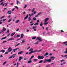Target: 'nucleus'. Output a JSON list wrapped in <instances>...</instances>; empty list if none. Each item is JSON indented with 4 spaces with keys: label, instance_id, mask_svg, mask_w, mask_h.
<instances>
[{
    "label": "nucleus",
    "instance_id": "obj_1",
    "mask_svg": "<svg viewBox=\"0 0 67 67\" xmlns=\"http://www.w3.org/2000/svg\"><path fill=\"white\" fill-rule=\"evenodd\" d=\"M52 62V60L51 59H45L44 61L43 62V63L45 64L47 62V63H50Z\"/></svg>",
    "mask_w": 67,
    "mask_h": 67
},
{
    "label": "nucleus",
    "instance_id": "obj_2",
    "mask_svg": "<svg viewBox=\"0 0 67 67\" xmlns=\"http://www.w3.org/2000/svg\"><path fill=\"white\" fill-rule=\"evenodd\" d=\"M44 58V57L43 56H38V59H42Z\"/></svg>",
    "mask_w": 67,
    "mask_h": 67
},
{
    "label": "nucleus",
    "instance_id": "obj_3",
    "mask_svg": "<svg viewBox=\"0 0 67 67\" xmlns=\"http://www.w3.org/2000/svg\"><path fill=\"white\" fill-rule=\"evenodd\" d=\"M38 40V41H39L40 42H41V41H43V40L41 38H40L39 37H37V38L36 40Z\"/></svg>",
    "mask_w": 67,
    "mask_h": 67
},
{
    "label": "nucleus",
    "instance_id": "obj_4",
    "mask_svg": "<svg viewBox=\"0 0 67 67\" xmlns=\"http://www.w3.org/2000/svg\"><path fill=\"white\" fill-rule=\"evenodd\" d=\"M12 50V48H11L10 47H9L8 48V50L7 51V52H11Z\"/></svg>",
    "mask_w": 67,
    "mask_h": 67
},
{
    "label": "nucleus",
    "instance_id": "obj_5",
    "mask_svg": "<svg viewBox=\"0 0 67 67\" xmlns=\"http://www.w3.org/2000/svg\"><path fill=\"white\" fill-rule=\"evenodd\" d=\"M49 19L48 18H46L44 19V22H46L48 20H49Z\"/></svg>",
    "mask_w": 67,
    "mask_h": 67
},
{
    "label": "nucleus",
    "instance_id": "obj_6",
    "mask_svg": "<svg viewBox=\"0 0 67 67\" xmlns=\"http://www.w3.org/2000/svg\"><path fill=\"white\" fill-rule=\"evenodd\" d=\"M51 59H52V60H53L55 59V57L52 56L51 57Z\"/></svg>",
    "mask_w": 67,
    "mask_h": 67
},
{
    "label": "nucleus",
    "instance_id": "obj_7",
    "mask_svg": "<svg viewBox=\"0 0 67 67\" xmlns=\"http://www.w3.org/2000/svg\"><path fill=\"white\" fill-rule=\"evenodd\" d=\"M23 36H24V35H23V34H22L21 35V37L20 38L21 39V38H22Z\"/></svg>",
    "mask_w": 67,
    "mask_h": 67
},
{
    "label": "nucleus",
    "instance_id": "obj_8",
    "mask_svg": "<svg viewBox=\"0 0 67 67\" xmlns=\"http://www.w3.org/2000/svg\"><path fill=\"white\" fill-rule=\"evenodd\" d=\"M0 53H4L5 52V50H1L0 51Z\"/></svg>",
    "mask_w": 67,
    "mask_h": 67
},
{
    "label": "nucleus",
    "instance_id": "obj_9",
    "mask_svg": "<svg viewBox=\"0 0 67 67\" xmlns=\"http://www.w3.org/2000/svg\"><path fill=\"white\" fill-rule=\"evenodd\" d=\"M6 30H7V29L5 27H3L2 30V31L4 32V31H5Z\"/></svg>",
    "mask_w": 67,
    "mask_h": 67
},
{
    "label": "nucleus",
    "instance_id": "obj_10",
    "mask_svg": "<svg viewBox=\"0 0 67 67\" xmlns=\"http://www.w3.org/2000/svg\"><path fill=\"white\" fill-rule=\"evenodd\" d=\"M23 51H20L18 53V55H20V54H22V53H23Z\"/></svg>",
    "mask_w": 67,
    "mask_h": 67
},
{
    "label": "nucleus",
    "instance_id": "obj_11",
    "mask_svg": "<svg viewBox=\"0 0 67 67\" xmlns=\"http://www.w3.org/2000/svg\"><path fill=\"white\" fill-rule=\"evenodd\" d=\"M29 16V15L27 14L24 20H26V19H27V18H28V16Z\"/></svg>",
    "mask_w": 67,
    "mask_h": 67
},
{
    "label": "nucleus",
    "instance_id": "obj_12",
    "mask_svg": "<svg viewBox=\"0 0 67 67\" xmlns=\"http://www.w3.org/2000/svg\"><path fill=\"white\" fill-rule=\"evenodd\" d=\"M35 53H36V52H41V51H42V50L41 49L39 51H38L37 50H35Z\"/></svg>",
    "mask_w": 67,
    "mask_h": 67
},
{
    "label": "nucleus",
    "instance_id": "obj_13",
    "mask_svg": "<svg viewBox=\"0 0 67 67\" xmlns=\"http://www.w3.org/2000/svg\"><path fill=\"white\" fill-rule=\"evenodd\" d=\"M35 53V50L34 51H32L31 52H30V53H29V54H32V53Z\"/></svg>",
    "mask_w": 67,
    "mask_h": 67
},
{
    "label": "nucleus",
    "instance_id": "obj_14",
    "mask_svg": "<svg viewBox=\"0 0 67 67\" xmlns=\"http://www.w3.org/2000/svg\"><path fill=\"white\" fill-rule=\"evenodd\" d=\"M32 20H33V21H35V20H36V18L34 17L32 19Z\"/></svg>",
    "mask_w": 67,
    "mask_h": 67
},
{
    "label": "nucleus",
    "instance_id": "obj_15",
    "mask_svg": "<svg viewBox=\"0 0 67 67\" xmlns=\"http://www.w3.org/2000/svg\"><path fill=\"white\" fill-rule=\"evenodd\" d=\"M19 61L20 62L21 61V59H22L23 58L20 57H19Z\"/></svg>",
    "mask_w": 67,
    "mask_h": 67
},
{
    "label": "nucleus",
    "instance_id": "obj_16",
    "mask_svg": "<svg viewBox=\"0 0 67 67\" xmlns=\"http://www.w3.org/2000/svg\"><path fill=\"white\" fill-rule=\"evenodd\" d=\"M32 61L31 60H29L28 61V64H30V63H32Z\"/></svg>",
    "mask_w": 67,
    "mask_h": 67
},
{
    "label": "nucleus",
    "instance_id": "obj_17",
    "mask_svg": "<svg viewBox=\"0 0 67 67\" xmlns=\"http://www.w3.org/2000/svg\"><path fill=\"white\" fill-rule=\"evenodd\" d=\"M7 38V37H4L2 38L1 39V40H4V39H5V38Z\"/></svg>",
    "mask_w": 67,
    "mask_h": 67
},
{
    "label": "nucleus",
    "instance_id": "obj_18",
    "mask_svg": "<svg viewBox=\"0 0 67 67\" xmlns=\"http://www.w3.org/2000/svg\"><path fill=\"white\" fill-rule=\"evenodd\" d=\"M14 40V38H10L8 40V41H10V40Z\"/></svg>",
    "mask_w": 67,
    "mask_h": 67
},
{
    "label": "nucleus",
    "instance_id": "obj_19",
    "mask_svg": "<svg viewBox=\"0 0 67 67\" xmlns=\"http://www.w3.org/2000/svg\"><path fill=\"white\" fill-rule=\"evenodd\" d=\"M64 54H67V48L66 49V51L64 52Z\"/></svg>",
    "mask_w": 67,
    "mask_h": 67
},
{
    "label": "nucleus",
    "instance_id": "obj_20",
    "mask_svg": "<svg viewBox=\"0 0 67 67\" xmlns=\"http://www.w3.org/2000/svg\"><path fill=\"white\" fill-rule=\"evenodd\" d=\"M49 54L48 53H46L44 55V56H47V55H48Z\"/></svg>",
    "mask_w": 67,
    "mask_h": 67
},
{
    "label": "nucleus",
    "instance_id": "obj_21",
    "mask_svg": "<svg viewBox=\"0 0 67 67\" xmlns=\"http://www.w3.org/2000/svg\"><path fill=\"white\" fill-rule=\"evenodd\" d=\"M48 24V22H47V23L46 22H44V25H47Z\"/></svg>",
    "mask_w": 67,
    "mask_h": 67
},
{
    "label": "nucleus",
    "instance_id": "obj_22",
    "mask_svg": "<svg viewBox=\"0 0 67 67\" xmlns=\"http://www.w3.org/2000/svg\"><path fill=\"white\" fill-rule=\"evenodd\" d=\"M16 2L17 4V5H18V4H19L18 3H20V2L18 1L17 0L16 1Z\"/></svg>",
    "mask_w": 67,
    "mask_h": 67
},
{
    "label": "nucleus",
    "instance_id": "obj_23",
    "mask_svg": "<svg viewBox=\"0 0 67 67\" xmlns=\"http://www.w3.org/2000/svg\"><path fill=\"white\" fill-rule=\"evenodd\" d=\"M16 55L15 54H13L12 56V57L13 58H14V57H15V55Z\"/></svg>",
    "mask_w": 67,
    "mask_h": 67
},
{
    "label": "nucleus",
    "instance_id": "obj_24",
    "mask_svg": "<svg viewBox=\"0 0 67 67\" xmlns=\"http://www.w3.org/2000/svg\"><path fill=\"white\" fill-rule=\"evenodd\" d=\"M43 60H41L39 62V64H40V63H42L43 62Z\"/></svg>",
    "mask_w": 67,
    "mask_h": 67
},
{
    "label": "nucleus",
    "instance_id": "obj_25",
    "mask_svg": "<svg viewBox=\"0 0 67 67\" xmlns=\"http://www.w3.org/2000/svg\"><path fill=\"white\" fill-rule=\"evenodd\" d=\"M36 38V37L35 36V37H33L32 38V40H35V38Z\"/></svg>",
    "mask_w": 67,
    "mask_h": 67
},
{
    "label": "nucleus",
    "instance_id": "obj_26",
    "mask_svg": "<svg viewBox=\"0 0 67 67\" xmlns=\"http://www.w3.org/2000/svg\"><path fill=\"white\" fill-rule=\"evenodd\" d=\"M19 20H17L15 21V23H18V22H19Z\"/></svg>",
    "mask_w": 67,
    "mask_h": 67
},
{
    "label": "nucleus",
    "instance_id": "obj_27",
    "mask_svg": "<svg viewBox=\"0 0 67 67\" xmlns=\"http://www.w3.org/2000/svg\"><path fill=\"white\" fill-rule=\"evenodd\" d=\"M38 23H36L34 24V25H38Z\"/></svg>",
    "mask_w": 67,
    "mask_h": 67
},
{
    "label": "nucleus",
    "instance_id": "obj_28",
    "mask_svg": "<svg viewBox=\"0 0 67 67\" xmlns=\"http://www.w3.org/2000/svg\"><path fill=\"white\" fill-rule=\"evenodd\" d=\"M42 13V12H40V13H39L38 14H37V15H38H38H40V14H41V13Z\"/></svg>",
    "mask_w": 67,
    "mask_h": 67
},
{
    "label": "nucleus",
    "instance_id": "obj_29",
    "mask_svg": "<svg viewBox=\"0 0 67 67\" xmlns=\"http://www.w3.org/2000/svg\"><path fill=\"white\" fill-rule=\"evenodd\" d=\"M25 41H24V40L23 41L21 42V43L23 44V43H24Z\"/></svg>",
    "mask_w": 67,
    "mask_h": 67
},
{
    "label": "nucleus",
    "instance_id": "obj_30",
    "mask_svg": "<svg viewBox=\"0 0 67 67\" xmlns=\"http://www.w3.org/2000/svg\"><path fill=\"white\" fill-rule=\"evenodd\" d=\"M29 19L28 20L29 21H31V17H29Z\"/></svg>",
    "mask_w": 67,
    "mask_h": 67
},
{
    "label": "nucleus",
    "instance_id": "obj_31",
    "mask_svg": "<svg viewBox=\"0 0 67 67\" xmlns=\"http://www.w3.org/2000/svg\"><path fill=\"white\" fill-rule=\"evenodd\" d=\"M37 60H38L37 59H34V61H37Z\"/></svg>",
    "mask_w": 67,
    "mask_h": 67
},
{
    "label": "nucleus",
    "instance_id": "obj_32",
    "mask_svg": "<svg viewBox=\"0 0 67 67\" xmlns=\"http://www.w3.org/2000/svg\"><path fill=\"white\" fill-rule=\"evenodd\" d=\"M19 45H20V43H19L17 45H16V46H15V47H16V46H18Z\"/></svg>",
    "mask_w": 67,
    "mask_h": 67
},
{
    "label": "nucleus",
    "instance_id": "obj_33",
    "mask_svg": "<svg viewBox=\"0 0 67 67\" xmlns=\"http://www.w3.org/2000/svg\"><path fill=\"white\" fill-rule=\"evenodd\" d=\"M46 67H51V66L49 65H47L46 66Z\"/></svg>",
    "mask_w": 67,
    "mask_h": 67
},
{
    "label": "nucleus",
    "instance_id": "obj_34",
    "mask_svg": "<svg viewBox=\"0 0 67 67\" xmlns=\"http://www.w3.org/2000/svg\"><path fill=\"white\" fill-rule=\"evenodd\" d=\"M35 10V8H33L32 9V12H34V11Z\"/></svg>",
    "mask_w": 67,
    "mask_h": 67
},
{
    "label": "nucleus",
    "instance_id": "obj_35",
    "mask_svg": "<svg viewBox=\"0 0 67 67\" xmlns=\"http://www.w3.org/2000/svg\"><path fill=\"white\" fill-rule=\"evenodd\" d=\"M67 41L65 42H63L64 44H67Z\"/></svg>",
    "mask_w": 67,
    "mask_h": 67
},
{
    "label": "nucleus",
    "instance_id": "obj_36",
    "mask_svg": "<svg viewBox=\"0 0 67 67\" xmlns=\"http://www.w3.org/2000/svg\"><path fill=\"white\" fill-rule=\"evenodd\" d=\"M37 27V26L33 27H32V29H35V28H36Z\"/></svg>",
    "mask_w": 67,
    "mask_h": 67
},
{
    "label": "nucleus",
    "instance_id": "obj_37",
    "mask_svg": "<svg viewBox=\"0 0 67 67\" xmlns=\"http://www.w3.org/2000/svg\"><path fill=\"white\" fill-rule=\"evenodd\" d=\"M8 52H5V54H4L5 55H6V54H8Z\"/></svg>",
    "mask_w": 67,
    "mask_h": 67
},
{
    "label": "nucleus",
    "instance_id": "obj_38",
    "mask_svg": "<svg viewBox=\"0 0 67 67\" xmlns=\"http://www.w3.org/2000/svg\"><path fill=\"white\" fill-rule=\"evenodd\" d=\"M20 36V35H18L16 36V37H19Z\"/></svg>",
    "mask_w": 67,
    "mask_h": 67
},
{
    "label": "nucleus",
    "instance_id": "obj_39",
    "mask_svg": "<svg viewBox=\"0 0 67 67\" xmlns=\"http://www.w3.org/2000/svg\"><path fill=\"white\" fill-rule=\"evenodd\" d=\"M48 30V27H47L46 28V30L47 31V30Z\"/></svg>",
    "mask_w": 67,
    "mask_h": 67
},
{
    "label": "nucleus",
    "instance_id": "obj_40",
    "mask_svg": "<svg viewBox=\"0 0 67 67\" xmlns=\"http://www.w3.org/2000/svg\"><path fill=\"white\" fill-rule=\"evenodd\" d=\"M33 48H31L29 50V51H33Z\"/></svg>",
    "mask_w": 67,
    "mask_h": 67
},
{
    "label": "nucleus",
    "instance_id": "obj_41",
    "mask_svg": "<svg viewBox=\"0 0 67 67\" xmlns=\"http://www.w3.org/2000/svg\"><path fill=\"white\" fill-rule=\"evenodd\" d=\"M11 21V19H10L8 21V22L9 23L10 22V21Z\"/></svg>",
    "mask_w": 67,
    "mask_h": 67
},
{
    "label": "nucleus",
    "instance_id": "obj_42",
    "mask_svg": "<svg viewBox=\"0 0 67 67\" xmlns=\"http://www.w3.org/2000/svg\"><path fill=\"white\" fill-rule=\"evenodd\" d=\"M65 64V62H63V63H62L61 64V65H63Z\"/></svg>",
    "mask_w": 67,
    "mask_h": 67
},
{
    "label": "nucleus",
    "instance_id": "obj_43",
    "mask_svg": "<svg viewBox=\"0 0 67 67\" xmlns=\"http://www.w3.org/2000/svg\"><path fill=\"white\" fill-rule=\"evenodd\" d=\"M6 63H7V62H4L3 63V65H4Z\"/></svg>",
    "mask_w": 67,
    "mask_h": 67
},
{
    "label": "nucleus",
    "instance_id": "obj_44",
    "mask_svg": "<svg viewBox=\"0 0 67 67\" xmlns=\"http://www.w3.org/2000/svg\"><path fill=\"white\" fill-rule=\"evenodd\" d=\"M15 8H16L17 9H19V8H18V6H15Z\"/></svg>",
    "mask_w": 67,
    "mask_h": 67
},
{
    "label": "nucleus",
    "instance_id": "obj_45",
    "mask_svg": "<svg viewBox=\"0 0 67 67\" xmlns=\"http://www.w3.org/2000/svg\"><path fill=\"white\" fill-rule=\"evenodd\" d=\"M5 42H7V41H3V42H2V43H5Z\"/></svg>",
    "mask_w": 67,
    "mask_h": 67
},
{
    "label": "nucleus",
    "instance_id": "obj_46",
    "mask_svg": "<svg viewBox=\"0 0 67 67\" xmlns=\"http://www.w3.org/2000/svg\"><path fill=\"white\" fill-rule=\"evenodd\" d=\"M19 29H16V32H18V31H19Z\"/></svg>",
    "mask_w": 67,
    "mask_h": 67
},
{
    "label": "nucleus",
    "instance_id": "obj_47",
    "mask_svg": "<svg viewBox=\"0 0 67 67\" xmlns=\"http://www.w3.org/2000/svg\"><path fill=\"white\" fill-rule=\"evenodd\" d=\"M43 25V24L41 23L40 24V26H42Z\"/></svg>",
    "mask_w": 67,
    "mask_h": 67
},
{
    "label": "nucleus",
    "instance_id": "obj_48",
    "mask_svg": "<svg viewBox=\"0 0 67 67\" xmlns=\"http://www.w3.org/2000/svg\"><path fill=\"white\" fill-rule=\"evenodd\" d=\"M4 17V16H3L1 18V19H3Z\"/></svg>",
    "mask_w": 67,
    "mask_h": 67
},
{
    "label": "nucleus",
    "instance_id": "obj_49",
    "mask_svg": "<svg viewBox=\"0 0 67 67\" xmlns=\"http://www.w3.org/2000/svg\"><path fill=\"white\" fill-rule=\"evenodd\" d=\"M65 60H64V59H63L62 60H61L60 61V62H64V61Z\"/></svg>",
    "mask_w": 67,
    "mask_h": 67
},
{
    "label": "nucleus",
    "instance_id": "obj_50",
    "mask_svg": "<svg viewBox=\"0 0 67 67\" xmlns=\"http://www.w3.org/2000/svg\"><path fill=\"white\" fill-rule=\"evenodd\" d=\"M26 7H27V5H25V7H24V8H26Z\"/></svg>",
    "mask_w": 67,
    "mask_h": 67
},
{
    "label": "nucleus",
    "instance_id": "obj_51",
    "mask_svg": "<svg viewBox=\"0 0 67 67\" xmlns=\"http://www.w3.org/2000/svg\"><path fill=\"white\" fill-rule=\"evenodd\" d=\"M21 39L20 38H19V39H17V41H19V40H21Z\"/></svg>",
    "mask_w": 67,
    "mask_h": 67
},
{
    "label": "nucleus",
    "instance_id": "obj_52",
    "mask_svg": "<svg viewBox=\"0 0 67 67\" xmlns=\"http://www.w3.org/2000/svg\"><path fill=\"white\" fill-rule=\"evenodd\" d=\"M49 56H52V55H53V54L52 53H51L49 54Z\"/></svg>",
    "mask_w": 67,
    "mask_h": 67
},
{
    "label": "nucleus",
    "instance_id": "obj_53",
    "mask_svg": "<svg viewBox=\"0 0 67 67\" xmlns=\"http://www.w3.org/2000/svg\"><path fill=\"white\" fill-rule=\"evenodd\" d=\"M36 11H35L34 12V14H36Z\"/></svg>",
    "mask_w": 67,
    "mask_h": 67
},
{
    "label": "nucleus",
    "instance_id": "obj_54",
    "mask_svg": "<svg viewBox=\"0 0 67 67\" xmlns=\"http://www.w3.org/2000/svg\"><path fill=\"white\" fill-rule=\"evenodd\" d=\"M5 20H6V19H3V22H4V21H5Z\"/></svg>",
    "mask_w": 67,
    "mask_h": 67
},
{
    "label": "nucleus",
    "instance_id": "obj_55",
    "mask_svg": "<svg viewBox=\"0 0 67 67\" xmlns=\"http://www.w3.org/2000/svg\"><path fill=\"white\" fill-rule=\"evenodd\" d=\"M34 57V55H32L31 57V58H33V57Z\"/></svg>",
    "mask_w": 67,
    "mask_h": 67
},
{
    "label": "nucleus",
    "instance_id": "obj_56",
    "mask_svg": "<svg viewBox=\"0 0 67 67\" xmlns=\"http://www.w3.org/2000/svg\"><path fill=\"white\" fill-rule=\"evenodd\" d=\"M8 18H9H9H10V17H11V16L10 15H9L8 16Z\"/></svg>",
    "mask_w": 67,
    "mask_h": 67
},
{
    "label": "nucleus",
    "instance_id": "obj_57",
    "mask_svg": "<svg viewBox=\"0 0 67 67\" xmlns=\"http://www.w3.org/2000/svg\"><path fill=\"white\" fill-rule=\"evenodd\" d=\"M34 44H38V42H36V43H35Z\"/></svg>",
    "mask_w": 67,
    "mask_h": 67
},
{
    "label": "nucleus",
    "instance_id": "obj_58",
    "mask_svg": "<svg viewBox=\"0 0 67 67\" xmlns=\"http://www.w3.org/2000/svg\"><path fill=\"white\" fill-rule=\"evenodd\" d=\"M0 57H3V56H2V55H1L0 56Z\"/></svg>",
    "mask_w": 67,
    "mask_h": 67
},
{
    "label": "nucleus",
    "instance_id": "obj_59",
    "mask_svg": "<svg viewBox=\"0 0 67 67\" xmlns=\"http://www.w3.org/2000/svg\"><path fill=\"white\" fill-rule=\"evenodd\" d=\"M16 50L15 49H14V50L13 51V52H15V51H16Z\"/></svg>",
    "mask_w": 67,
    "mask_h": 67
},
{
    "label": "nucleus",
    "instance_id": "obj_60",
    "mask_svg": "<svg viewBox=\"0 0 67 67\" xmlns=\"http://www.w3.org/2000/svg\"><path fill=\"white\" fill-rule=\"evenodd\" d=\"M34 24V23H33L30 25H31V26H32V25H33Z\"/></svg>",
    "mask_w": 67,
    "mask_h": 67
},
{
    "label": "nucleus",
    "instance_id": "obj_61",
    "mask_svg": "<svg viewBox=\"0 0 67 67\" xmlns=\"http://www.w3.org/2000/svg\"><path fill=\"white\" fill-rule=\"evenodd\" d=\"M9 30H7V32L8 33H9Z\"/></svg>",
    "mask_w": 67,
    "mask_h": 67
},
{
    "label": "nucleus",
    "instance_id": "obj_62",
    "mask_svg": "<svg viewBox=\"0 0 67 67\" xmlns=\"http://www.w3.org/2000/svg\"><path fill=\"white\" fill-rule=\"evenodd\" d=\"M15 49V50H18V49H19V48H16V49Z\"/></svg>",
    "mask_w": 67,
    "mask_h": 67
},
{
    "label": "nucleus",
    "instance_id": "obj_63",
    "mask_svg": "<svg viewBox=\"0 0 67 67\" xmlns=\"http://www.w3.org/2000/svg\"><path fill=\"white\" fill-rule=\"evenodd\" d=\"M29 15L30 16L29 18H31V14H29Z\"/></svg>",
    "mask_w": 67,
    "mask_h": 67
},
{
    "label": "nucleus",
    "instance_id": "obj_64",
    "mask_svg": "<svg viewBox=\"0 0 67 67\" xmlns=\"http://www.w3.org/2000/svg\"><path fill=\"white\" fill-rule=\"evenodd\" d=\"M11 14V12H10V13L8 14L9 15V14Z\"/></svg>",
    "mask_w": 67,
    "mask_h": 67
}]
</instances>
